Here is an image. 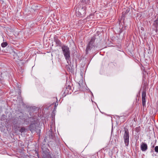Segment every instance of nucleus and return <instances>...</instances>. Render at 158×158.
<instances>
[{"label":"nucleus","mask_w":158,"mask_h":158,"mask_svg":"<svg viewBox=\"0 0 158 158\" xmlns=\"http://www.w3.org/2000/svg\"><path fill=\"white\" fill-rule=\"evenodd\" d=\"M61 49L65 59L68 63L70 60V52L69 48L67 46L63 45L62 46Z\"/></svg>","instance_id":"obj_1"},{"label":"nucleus","mask_w":158,"mask_h":158,"mask_svg":"<svg viewBox=\"0 0 158 158\" xmlns=\"http://www.w3.org/2000/svg\"><path fill=\"white\" fill-rule=\"evenodd\" d=\"M86 9L85 7L79 5L76 10V15L81 17L84 16L85 14Z\"/></svg>","instance_id":"obj_2"},{"label":"nucleus","mask_w":158,"mask_h":158,"mask_svg":"<svg viewBox=\"0 0 158 158\" xmlns=\"http://www.w3.org/2000/svg\"><path fill=\"white\" fill-rule=\"evenodd\" d=\"M95 40V39L92 38L88 43L85 49V52L87 54H88V53L89 52L91 49L94 48L96 46L95 44L94 43Z\"/></svg>","instance_id":"obj_3"},{"label":"nucleus","mask_w":158,"mask_h":158,"mask_svg":"<svg viewBox=\"0 0 158 158\" xmlns=\"http://www.w3.org/2000/svg\"><path fill=\"white\" fill-rule=\"evenodd\" d=\"M125 132L123 134V138L126 146H128L129 144V132L128 129L125 128Z\"/></svg>","instance_id":"obj_4"},{"label":"nucleus","mask_w":158,"mask_h":158,"mask_svg":"<svg viewBox=\"0 0 158 158\" xmlns=\"http://www.w3.org/2000/svg\"><path fill=\"white\" fill-rule=\"evenodd\" d=\"M42 158H56L54 154L48 152H44L43 154Z\"/></svg>","instance_id":"obj_5"},{"label":"nucleus","mask_w":158,"mask_h":158,"mask_svg":"<svg viewBox=\"0 0 158 158\" xmlns=\"http://www.w3.org/2000/svg\"><path fill=\"white\" fill-rule=\"evenodd\" d=\"M53 38L54 41L56 43V46L61 48L63 45L60 40L58 38L57 36L56 35H55Z\"/></svg>","instance_id":"obj_6"},{"label":"nucleus","mask_w":158,"mask_h":158,"mask_svg":"<svg viewBox=\"0 0 158 158\" xmlns=\"http://www.w3.org/2000/svg\"><path fill=\"white\" fill-rule=\"evenodd\" d=\"M146 91H143L142 93V105L143 106H145L146 105Z\"/></svg>","instance_id":"obj_7"},{"label":"nucleus","mask_w":158,"mask_h":158,"mask_svg":"<svg viewBox=\"0 0 158 158\" xmlns=\"http://www.w3.org/2000/svg\"><path fill=\"white\" fill-rule=\"evenodd\" d=\"M140 148L143 152L146 151L148 149V146L147 144L145 143H142L140 146Z\"/></svg>","instance_id":"obj_8"},{"label":"nucleus","mask_w":158,"mask_h":158,"mask_svg":"<svg viewBox=\"0 0 158 158\" xmlns=\"http://www.w3.org/2000/svg\"><path fill=\"white\" fill-rule=\"evenodd\" d=\"M81 2L83 4H89L90 3V0H81Z\"/></svg>","instance_id":"obj_9"},{"label":"nucleus","mask_w":158,"mask_h":158,"mask_svg":"<svg viewBox=\"0 0 158 158\" xmlns=\"http://www.w3.org/2000/svg\"><path fill=\"white\" fill-rule=\"evenodd\" d=\"M29 128L31 131L34 130L35 129L34 124H31L29 126Z\"/></svg>","instance_id":"obj_10"},{"label":"nucleus","mask_w":158,"mask_h":158,"mask_svg":"<svg viewBox=\"0 0 158 158\" xmlns=\"http://www.w3.org/2000/svg\"><path fill=\"white\" fill-rule=\"evenodd\" d=\"M7 42H3L1 44V46L3 48H5L7 46Z\"/></svg>","instance_id":"obj_11"},{"label":"nucleus","mask_w":158,"mask_h":158,"mask_svg":"<svg viewBox=\"0 0 158 158\" xmlns=\"http://www.w3.org/2000/svg\"><path fill=\"white\" fill-rule=\"evenodd\" d=\"M64 89V94H65V95H66L67 94H68V90L67 89V88H66L65 89Z\"/></svg>","instance_id":"obj_12"},{"label":"nucleus","mask_w":158,"mask_h":158,"mask_svg":"<svg viewBox=\"0 0 158 158\" xmlns=\"http://www.w3.org/2000/svg\"><path fill=\"white\" fill-rule=\"evenodd\" d=\"M25 130V128L24 127H22L20 130V131L21 133L23 132Z\"/></svg>","instance_id":"obj_13"},{"label":"nucleus","mask_w":158,"mask_h":158,"mask_svg":"<svg viewBox=\"0 0 158 158\" xmlns=\"http://www.w3.org/2000/svg\"><path fill=\"white\" fill-rule=\"evenodd\" d=\"M125 27L122 28L121 29H120V30L119 31V33H122L123 32V31H124L125 30Z\"/></svg>","instance_id":"obj_14"},{"label":"nucleus","mask_w":158,"mask_h":158,"mask_svg":"<svg viewBox=\"0 0 158 158\" xmlns=\"http://www.w3.org/2000/svg\"><path fill=\"white\" fill-rule=\"evenodd\" d=\"M155 151L156 152L158 153V146H156L155 147Z\"/></svg>","instance_id":"obj_15"},{"label":"nucleus","mask_w":158,"mask_h":158,"mask_svg":"<svg viewBox=\"0 0 158 158\" xmlns=\"http://www.w3.org/2000/svg\"><path fill=\"white\" fill-rule=\"evenodd\" d=\"M6 116L5 115H4V114H3V115L2 116V118H6Z\"/></svg>","instance_id":"obj_16"},{"label":"nucleus","mask_w":158,"mask_h":158,"mask_svg":"<svg viewBox=\"0 0 158 158\" xmlns=\"http://www.w3.org/2000/svg\"><path fill=\"white\" fill-rule=\"evenodd\" d=\"M66 88H67V89H69V90L71 89V87L69 85L68 86V87L67 86Z\"/></svg>","instance_id":"obj_17"},{"label":"nucleus","mask_w":158,"mask_h":158,"mask_svg":"<svg viewBox=\"0 0 158 158\" xmlns=\"http://www.w3.org/2000/svg\"><path fill=\"white\" fill-rule=\"evenodd\" d=\"M58 105V102H56L55 104V107H56V106Z\"/></svg>","instance_id":"obj_18"},{"label":"nucleus","mask_w":158,"mask_h":158,"mask_svg":"<svg viewBox=\"0 0 158 158\" xmlns=\"http://www.w3.org/2000/svg\"><path fill=\"white\" fill-rule=\"evenodd\" d=\"M49 137L52 139L53 136V135L52 134H51L50 135H49Z\"/></svg>","instance_id":"obj_19"},{"label":"nucleus","mask_w":158,"mask_h":158,"mask_svg":"<svg viewBox=\"0 0 158 158\" xmlns=\"http://www.w3.org/2000/svg\"><path fill=\"white\" fill-rule=\"evenodd\" d=\"M56 107H55L54 108V109H53V111H55V110H56Z\"/></svg>","instance_id":"obj_20"},{"label":"nucleus","mask_w":158,"mask_h":158,"mask_svg":"<svg viewBox=\"0 0 158 158\" xmlns=\"http://www.w3.org/2000/svg\"><path fill=\"white\" fill-rule=\"evenodd\" d=\"M79 86H81V84H80V83H79Z\"/></svg>","instance_id":"obj_21"},{"label":"nucleus","mask_w":158,"mask_h":158,"mask_svg":"<svg viewBox=\"0 0 158 158\" xmlns=\"http://www.w3.org/2000/svg\"><path fill=\"white\" fill-rule=\"evenodd\" d=\"M123 15H123V13L122 16H124Z\"/></svg>","instance_id":"obj_22"}]
</instances>
